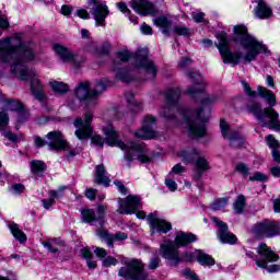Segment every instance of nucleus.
Returning a JSON list of instances; mask_svg holds the SVG:
<instances>
[{
	"label": "nucleus",
	"instance_id": "1",
	"mask_svg": "<svg viewBox=\"0 0 280 280\" xmlns=\"http://www.w3.org/2000/svg\"><path fill=\"white\" fill-rule=\"evenodd\" d=\"M93 121V113L88 112L84 114V119L77 118L73 122L74 135L81 141L84 139H92V143L97 145L98 148H104V141L110 148H119L125 152V160L127 163H131V161H139L140 163H150L152 161V151L148 150L145 144H139L135 142H124L119 140V136L117 135V130L113 125H107L103 127V133L105 135V140L102 136L93 135V127H91V122Z\"/></svg>",
	"mask_w": 280,
	"mask_h": 280
},
{
	"label": "nucleus",
	"instance_id": "2",
	"mask_svg": "<svg viewBox=\"0 0 280 280\" xmlns=\"http://www.w3.org/2000/svg\"><path fill=\"white\" fill-rule=\"evenodd\" d=\"M34 58H36L34 49L23 43L21 34L0 39V61L12 62L11 71L20 80H31L33 95L43 102L45 100L43 83L36 77V71L24 66L25 62H32Z\"/></svg>",
	"mask_w": 280,
	"mask_h": 280
},
{
	"label": "nucleus",
	"instance_id": "3",
	"mask_svg": "<svg viewBox=\"0 0 280 280\" xmlns=\"http://www.w3.org/2000/svg\"><path fill=\"white\" fill-rule=\"evenodd\" d=\"M219 40L217 45L221 60L224 65H232L235 67L240 62H253L257 60L259 54H268V47L264 42L257 39V37L248 34V28L243 24H237L233 27V37L232 40L240 45L241 50L231 51L229 47V38L226 33L221 32L217 35Z\"/></svg>",
	"mask_w": 280,
	"mask_h": 280
},
{
	"label": "nucleus",
	"instance_id": "4",
	"mask_svg": "<svg viewBox=\"0 0 280 280\" xmlns=\"http://www.w3.org/2000/svg\"><path fill=\"white\" fill-rule=\"evenodd\" d=\"M198 237L196 234L187 232H177L175 235L174 243L171 241H164L160 245V255L163 259H167L173 264V266H178L180 261H194L196 259V253L194 252H184L180 255L178 254V248L183 246H188V244H194Z\"/></svg>",
	"mask_w": 280,
	"mask_h": 280
},
{
	"label": "nucleus",
	"instance_id": "5",
	"mask_svg": "<svg viewBox=\"0 0 280 280\" xmlns=\"http://www.w3.org/2000/svg\"><path fill=\"white\" fill-rule=\"evenodd\" d=\"M182 115L191 137L198 138L207 135V122L211 115L209 109L207 110L202 107L196 110H185Z\"/></svg>",
	"mask_w": 280,
	"mask_h": 280
},
{
	"label": "nucleus",
	"instance_id": "6",
	"mask_svg": "<svg viewBox=\"0 0 280 280\" xmlns=\"http://www.w3.org/2000/svg\"><path fill=\"white\" fill-rule=\"evenodd\" d=\"M117 59L120 62H128V60H133L136 69H144L149 78L156 77V66L150 59H148V49L143 48L138 50L136 54H131L130 50H120L117 52Z\"/></svg>",
	"mask_w": 280,
	"mask_h": 280
},
{
	"label": "nucleus",
	"instance_id": "7",
	"mask_svg": "<svg viewBox=\"0 0 280 280\" xmlns=\"http://www.w3.org/2000/svg\"><path fill=\"white\" fill-rule=\"evenodd\" d=\"M10 113H16L18 121H24L22 117H27V112H25V107L23 103L12 100L5 98L0 103V130L5 128L8 124H10Z\"/></svg>",
	"mask_w": 280,
	"mask_h": 280
},
{
	"label": "nucleus",
	"instance_id": "8",
	"mask_svg": "<svg viewBox=\"0 0 280 280\" xmlns=\"http://www.w3.org/2000/svg\"><path fill=\"white\" fill-rule=\"evenodd\" d=\"M249 110L266 128H270L272 130H280L279 114L273 108L261 109L258 104H254L249 108Z\"/></svg>",
	"mask_w": 280,
	"mask_h": 280
},
{
	"label": "nucleus",
	"instance_id": "9",
	"mask_svg": "<svg viewBox=\"0 0 280 280\" xmlns=\"http://www.w3.org/2000/svg\"><path fill=\"white\" fill-rule=\"evenodd\" d=\"M260 259L256 260V265L258 268H267V272H279V265H268L272 264V261H279V255H277L268 245L261 243L257 249Z\"/></svg>",
	"mask_w": 280,
	"mask_h": 280
},
{
	"label": "nucleus",
	"instance_id": "10",
	"mask_svg": "<svg viewBox=\"0 0 280 280\" xmlns=\"http://www.w3.org/2000/svg\"><path fill=\"white\" fill-rule=\"evenodd\" d=\"M106 91V81L100 80L96 82V85L91 90V83L83 82L75 90V95L79 100H86L91 102L97 100L98 95H102Z\"/></svg>",
	"mask_w": 280,
	"mask_h": 280
},
{
	"label": "nucleus",
	"instance_id": "11",
	"mask_svg": "<svg viewBox=\"0 0 280 280\" xmlns=\"http://www.w3.org/2000/svg\"><path fill=\"white\" fill-rule=\"evenodd\" d=\"M119 213H125L126 215H130L136 213L139 220H145V212L139 211L141 209V198L136 195H129L125 199L119 200Z\"/></svg>",
	"mask_w": 280,
	"mask_h": 280
},
{
	"label": "nucleus",
	"instance_id": "12",
	"mask_svg": "<svg viewBox=\"0 0 280 280\" xmlns=\"http://www.w3.org/2000/svg\"><path fill=\"white\" fill-rule=\"evenodd\" d=\"M254 234L257 237H277L280 234V224L278 221H260L254 226Z\"/></svg>",
	"mask_w": 280,
	"mask_h": 280
},
{
	"label": "nucleus",
	"instance_id": "13",
	"mask_svg": "<svg viewBox=\"0 0 280 280\" xmlns=\"http://www.w3.org/2000/svg\"><path fill=\"white\" fill-rule=\"evenodd\" d=\"M211 221L218 226V233L217 237L221 244H236L237 243V236L235 234L229 232V225L226 223L222 222L217 217H212Z\"/></svg>",
	"mask_w": 280,
	"mask_h": 280
},
{
	"label": "nucleus",
	"instance_id": "14",
	"mask_svg": "<svg viewBox=\"0 0 280 280\" xmlns=\"http://www.w3.org/2000/svg\"><path fill=\"white\" fill-rule=\"evenodd\" d=\"M147 222L149 223L151 235H154V233H170L172 231V223L159 218L155 213H150Z\"/></svg>",
	"mask_w": 280,
	"mask_h": 280
},
{
	"label": "nucleus",
	"instance_id": "15",
	"mask_svg": "<svg viewBox=\"0 0 280 280\" xmlns=\"http://www.w3.org/2000/svg\"><path fill=\"white\" fill-rule=\"evenodd\" d=\"M220 129H221L222 137L230 141V145L232 148L237 149L244 145V138L240 136V133H233V131L231 130V127L226 121L224 120L220 121Z\"/></svg>",
	"mask_w": 280,
	"mask_h": 280
},
{
	"label": "nucleus",
	"instance_id": "16",
	"mask_svg": "<svg viewBox=\"0 0 280 280\" xmlns=\"http://www.w3.org/2000/svg\"><path fill=\"white\" fill-rule=\"evenodd\" d=\"M156 124V118L154 116H145L142 128L136 131V137L138 139H154L156 137V131H154V125Z\"/></svg>",
	"mask_w": 280,
	"mask_h": 280
},
{
	"label": "nucleus",
	"instance_id": "17",
	"mask_svg": "<svg viewBox=\"0 0 280 280\" xmlns=\"http://www.w3.org/2000/svg\"><path fill=\"white\" fill-rule=\"evenodd\" d=\"M47 139L50 150H69V142L65 140L62 132L50 131L47 133Z\"/></svg>",
	"mask_w": 280,
	"mask_h": 280
},
{
	"label": "nucleus",
	"instance_id": "18",
	"mask_svg": "<svg viewBox=\"0 0 280 280\" xmlns=\"http://www.w3.org/2000/svg\"><path fill=\"white\" fill-rule=\"evenodd\" d=\"M132 10L141 16H148V14H154V5L148 0H133L131 3Z\"/></svg>",
	"mask_w": 280,
	"mask_h": 280
},
{
	"label": "nucleus",
	"instance_id": "19",
	"mask_svg": "<svg viewBox=\"0 0 280 280\" xmlns=\"http://www.w3.org/2000/svg\"><path fill=\"white\" fill-rule=\"evenodd\" d=\"M107 14H110V11L108 10V5L106 4H97L93 9V16L96 27H104L106 25Z\"/></svg>",
	"mask_w": 280,
	"mask_h": 280
},
{
	"label": "nucleus",
	"instance_id": "20",
	"mask_svg": "<svg viewBox=\"0 0 280 280\" xmlns=\"http://www.w3.org/2000/svg\"><path fill=\"white\" fill-rule=\"evenodd\" d=\"M96 235L104 242H106L107 246H113L114 242H124V240H128V234L124 232H118L115 235L108 234L106 230H98Z\"/></svg>",
	"mask_w": 280,
	"mask_h": 280
},
{
	"label": "nucleus",
	"instance_id": "21",
	"mask_svg": "<svg viewBox=\"0 0 280 280\" xmlns=\"http://www.w3.org/2000/svg\"><path fill=\"white\" fill-rule=\"evenodd\" d=\"M52 49L55 54H57L63 60V62H73V60H75V55H73L69 48L60 44L52 45Z\"/></svg>",
	"mask_w": 280,
	"mask_h": 280
},
{
	"label": "nucleus",
	"instance_id": "22",
	"mask_svg": "<svg viewBox=\"0 0 280 280\" xmlns=\"http://www.w3.org/2000/svg\"><path fill=\"white\" fill-rule=\"evenodd\" d=\"M52 49L55 54H57L63 60V62H73V60H75V55H73L69 48L60 44L52 45Z\"/></svg>",
	"mask_w": 280,
	"mask_h": 280
},
{
	"label": "nucleus",
	"instance_id": "23",
	"mask_svg": "<svg viewBox=\"0 0 280 280\" xmlns=\"http://www.w3.org/2000/svg\"><path fill=\"white\" fill-rule=\"evenodd\" d=\"M184 163H194V160L200 156V151L196 148L183 149L177 153Z\"/></svg>",
	"mask_w": 280,
	"mask_h": 280
},
{
	"label": "nucleus",
	"instance_id": "24",
	"mask_svg": "<svg viewBox=\"0 0 280 280\" xmlns=\"http://www.w3.org/2000/svg\"><path fill=\"white\" fill-rule=\"evenodd\" d=\"M95 171H96L95 183L97 185H104L105 187H108V185H110V178L108 177L106 167H104L103 164H100L95 167Z\"/></svg>",
	"mask_w": 280,
	"mask_h": 280
},
{
	"label": "nucleus",
	"instance_id": "25",
	"mask_svg": "<svg viewBox=\"0 0 280 280\" xmlns=\"http://www.w3.org/2000/svg\"><path fill=\"white\" fill-rule=\"evenodd\" d=\"M153 23L156 27L161 30L162 34H165L166 36L170 35V31L172 30V20H170L167 16L162 15L155 18L153 20Z\"/></svg>",
	"mask_w": 280,
	"mask_h": 280
},
{
	"label": "nucleus",
	"instance_id": "26",
	"mask_svg": "<svg viewBox=\"0 0 280 280\" xmlns=\"http://www.w3.org/2000/svg\"><path fill=\"white\" fill-rule=\"evenodd\" d=\"M257 19H270L272 16V9L268 4L260 0L255 11Z\"/></svg>",
	"mask_w": 280,
	"mask_h": 280
},
{
	"label": "nucleus",
	"instance_id": "27",
	"mask_svg": "<svg viewBox=\"0 0 280 280\" xmlns=\"http://www.w3.org/2000/svg\"><path fill=\"white\" fill-rule=\"evenodd\" d=\"M190 78H196L197 82H195L192 88L188 89V95H196V93H202V91H205V83L202 82V77L198 74V72H194L192 74H190Z\"/></svg>",
	"mask_w": 280,
	"mask_h": 280
},
{
	"label": "nucleus",
	"instance_id": "28",
	"mask_svg": "<svg viewBox=\"0 0 280 280\" xmlns=\"http://www.w3.org/2000/svg\"><path fill=\"white\" fill-rule=\"evenodd\" d=\"M9 229H10L13 237L18 242H20V244H25V242H27V235H25V232H22L21 228H19V224L10 223Z\"/></svg>",
	"mask_w": 280,
	"mask_h": 280
},
{
	"label": "nucleus",
	"instance_id": "29",
	"mask_svg": "<svg viewBox=\"0 0 280 280\" xmlns=\"http://www.w3.org/2000/svg\"><path fill=\"white\" fill-rule=\"evenodd\" d=\"M195 178L198 180L207 170H209V162L205 158H198L196 163Z\"/></svg>",
	"mask_w": 280,
	"mask_h": 280
},
{
	"label": "nucleus",
	"instance_id": "30",
	"mask_svg": "<svg viewBox=\"0 0 280 280\" xmlns=\"http://www.w3.org/2000/svg\"><path fill=\"white\" fill-rule=\"evenodd\" d=\"M258 93L260 96H262L264 100L268 102L269 106H275V104H277V97L275 96V93H272V91L264 86H259Z\"/></svg>",
	"mask_w": 280,
	"mask_h": 280
},
{
	"label": "nucleus",
	"instance_id": "31",
	"mask_svg": "<svg viewBox=\"0 0 280 280\" xmlns=\"http://www.w3.org/2000/svg\"><path fill=\"white\" fill-rule=\"evenodd\" d=\"M42 245L44 248H47L49 253L56 255V253H58V246H63L65 243L61 240L52 238L48 242H43Z\"/></svg>",
	"mask_w": 280,
	"mask_h": 280
},
{
	"label": "nucleus",
	"instance_id": "32",
	"mask_svg": "<svg viewBox=\"0 0 280 280\" xmlns=\"http://www.w3.org/2000/svg\"><path fill=\"white\" fill-rule=\"evenodd\" d=\"M45 170H47V164H45V162L38 160L31 162V172L35 176H40Z\"/></svg>",
	"mask_w": 280,
	"mask_h": 280
},
{
	"label": "nucleus",
	"instance_id": "33",
	"mask_svg": "<svg viewBox=\"0 0 280 280\" xmlns=\"http://www.w3.org/2000/svg\"><path fill=\"white\" fill-rule=\"evenodd\" d=\"M197 261L200 264V266H215V259L201 252H197Z\"/></svg>",
	"mask_w": 280,
	"mask_h": 280
},
{
	"label": "nucleus",
	"instance_id": "34",
	"mask_svg": "<svg viewBox=\"0 0 280 280\" xmlns=\"http://www.w3.org/2000/svg\"><path fill=\"white\" fill-rule=\"evenodd\" d=\"M81 220L82 222H96L97 221V217L95 214V210L93 209H82L81 210Z\"/></svg>",
	"mask_w": 280,
	"mask_h": 280
},
{
	"label": "nucleus",
	"instance_id": "35",
	"mask_svg": "<svg viewBox=\"0 0 280 280\" xmlns=\"http://www.w3.org/2000/svg\"><path fill=\"white\" fill-rule=\"evenodd\" d=\"M178 100H180V89L170 90L166 93V102L167 104H170V106H172L173 104H176Z\"/></svg>",
	"mask_w": 280,
	"mask_h": 280
},
{
	"label": "nucleus",
	"instance_id": "36",
	"mask_svg": "<svg viewBox=\"0 0 280 280\" xmlns=\"http://www.w3.org/2000/svg\"><path fill=\"white\" fill-rule=\"evenodd\" d=\"M52 91H55V93H67V91H69V85L63 83V82H60V81H50L49 82Z\"/></svg>",
	"mask_w": 280,
	"mask_h": 280
},
{
	"label": "nucleus",
	"instance_id": "37",
	"mask_svg": "<svg viewBox=\"0 0 280 280\" xmlns=\"http://www.w3.org/2000/svg\"><path fill=\"white\" fill-rule=\"evenodd\" d=\"M246 207V198L240 195L233 203V209L236 213H244Z\"/></svg>",
	"mask_w": 280,
	"mask_h": 280
},
{
	"label": "nucleus",
	"instance_id": "38",
	"mask_svg": "<svg viewBox=\"0 0 280 280\" xmlns=\"http://www.w3.org/2000/svg\"><path fill=\"white\" fill-rule=\"evenodd\" d=\"M173 33L177 36H189L191 34V28L184 25H175L173 27Z\"/></svg>",
	"mask_w": 280,
	"mask_h": 280
},
{
	"label": "nucleus",
	"instance_id": "39",
	"mask_svg": "<svg viewBox=\"0 0 280 280\" xmlns=\"http://www.w3.org/2000/svg\"><path fill=\"white\" fill-rule=\"evenodd\" d=\"M66 189H67V186H60L56 190H49L48 196L50 198H55V200H60V198H63Z\"/></svg>",
	"mask_w": 280,
	"mask_h": 280
},
{
	"label": "nucleus",
	"instance_id": "40",
	"mask_svg": "<svg viewBox=\"0 0 280 280\" xmlns=\"http://www.w3.org/2000/svg\"><path fill=\"white\" fill-rule=\"evenodd\" d=\"M106 211H108V207L106 206H97L96 207V221L102 222L106 215Z\"/></svg>",
	"mask_w": 280,
	"mask_h": 280
},
{
	"label": "nucleus",
	"instance_id": "41",
	"mask_svg": "<svg viewBox=\"0 0 280 280\" xmlns=\"http://www.w3.org/2000/svg\"><path fill=\"white\" fill-rule=\"evenodd\" d=\"M249 180L252 183H255V182L264 183V180H268V176L261 172H256L252 176H249Z\"/></svg>",
	"mask_w": 280,
	"mask_h": 280
},
{
	"label": "nucleus",
	"instance_id": "42",
	"mask_svg": "<svg viewBox=\"0 0 280 280\" xmlns=\"http://www.w3.org/2000/svg\"><path fill=\"white\" fill-rule=\"evenodd\" d=\"M225 205H229V199H218L211 205V209H213V211H219V209L224 208Z\"/></svg>",
	"mask_w": 280,
	"mask_h": 280
},
{
	"label": "nucleus",
	"instance_id": "43",
	"mask_svg": "<svg viewBox=\"0 0 280 280\" xmlns=\"http://www.w3.org/2000/svg\"><path fill=\"white\" fill-rule=\"evenodd\" d=\"M236 172H238V174H242L244 178H247L248 174H250V170L244 163H240L236 165Z\"/></svg>",
	"mask_w": 280,
	"mask_h": 280
},
{
	"label": "nucleus",
	"instance_id": "44",
	"mask_svg": "<svg viewBox=\"0 0 280 280\" xmlns=\"http://www.w3.org/2000/svg\"><path fill=\"white\" fill-rule=\"evenodd\" d=\"M185 172H187V168H185V166L180 164H176L175 166H173L172 171L168 173V176L172 177L178 174H185Z\"/></svg>",
	"mask_w": 280,
	"mask_h": 280
},
{
	"label": "nucleus",
	"instance_id": "45",
	"mask_svg": "<svg viewBox=\"0 0 280 280\" xmlns=\"http://www.w3.org/2000/svg\"><path fill=\"white\" fill-rule=\"evenodd\" d=\"M2 135L5 139H9V141H12L13 143H16V141H21L23 139V135L16 136L12 133V131H4Z\"/></svg>",
	"mask_w": 280,
	"mask_h": 280
},
{
	"label": "nucleus",
	"instance_id": "46",
	"mask_svg": "<svg viewBox=\"0 0 280 280\" xmlns=\"http://www.w3.org/2000/svg\"><path fill=\"white\" fill-rule=\"evenodd\" d=\"M266 141L268 147L271 148V150H279V141H277V139H275L272 135L267 136Z\"/></svg>",
	"mask_w": 280,
	"mask_h": 280
},
{
	"label": "nucleus",
	"instance_id": "47",
	"mask_svg": "<svg viewBox=\"0 0 280 280\" xmlns=\"http://www.w3.org/2000/svg\"><path fill=\"white\" fill-rule=\"evenodd\" d=\"M173 178L174 176L170 177L168 175L165 179V185L170 191H176V189H178V184H176Z\"/></svg>",
	"mask_w": 280,
	"mask_h": 280
},
{
	"label": "nucleus",
	"instance_id": "48",
	"mask_svg": "<svg viewBox=\"0 0 280 280\" xmlns=\"http://www.w3.org/2000/svg\"><path fill=\"white\" fill-rule=\"evenodd\" d=\"M117 264L118 261L113 256H107L106 258L103 259V266L105 268H110V266H117Z\"/></svg>",
	"mask_w": 280,
	"mask_h": 280
},
{
	"label": "nucleus",
	"instance_id": "49",
	"mask_svg": "<svg viewBox=\"0 0 280 280\" xmlns=\"http://www.w3.org/2000/svg\"><path fill=\"white\" fill-rule=\"evenodd\" d=\"M54 205H56V199L54 197H48V199L42 200V206L46 210L51 209V207H54Z\"/></svg>",
	"mask_w": 280,
	"mask_h": 280
},
{
	"label": "nucleus",
	"instance_id": "50",
	"mask_svg": "<svg viewBox=\"0 0 280 280\" xmlns=\"http://www.w3.org/2000/svg\"><path fill=\"white\" fill-rule=\"evenodd\" d=\"M218 100H220V96H218V95L208 96L207 98H202L201 106H207L209 104H215V102H218Z\"/></svg>",
	"mask_w": 280,
	"mask_h": 280
},
{
	"label": "nucleus",
	"instance_id": "51",
	"mask_svg": "<svg viewBox=\"0 0 280 280\" xmlns=\"http://www.w3.org/2000/svg\"><path fill=\"white\" fill-rule=\"evenodd\" d=\"M11 191L18 196L19 194H23L25 191V186L23 184H13L11 186Z\"/></svg>",
	"mask_w": 280,
	"mask_h": 280
},
{
	"label": "nucleus",
	"instance_id": "52",
	"mask_svg": "<svg viewBox=\"0 0 280 280\" xmlns=\"http://www.w3.org/2000/svg\"><path fill=\"white\" fill-rule=\"evenodd\" d=\"M191 16H192L195 23H202V22H205V13H202L200 11L192 12Z\"/></svg>",
	"mask_w": 280,
	"mask_h": 280
},
{
	"label": "nucleus",
	"instance_id": "53",
	"mask_svg": "<svg viewBox=\"0 0 280 280\" xmlns=\"http://www.w3.org/2000/svg\"><path fill=\"white\" fill-rule=\"evenodd\" d=\"M242 86H243L246 95H248L249 97H255V95H257V92L253 91L250 89V85H248V83H246L245 81H242Z\"/></svg>",
	"mask_w": 280,
	"mask_h": 280
},
{
	"label": "nucleus",
	"instance_id": "54",
	"mask_svg": "<svg viewBox=\"0 0 280 280\" xmlns=\"http://www.w3.org/2000/svg\"><path fill=\"white\" fill-rule=\"evenodd\" d=\"M116 75L118 80H121L122 82H130V74L125 70H120Z\"/></svg>",
	"mask_w": 280,
	"mask_h": 280
},
{
	"label": "nucleus",
	"instance_id": "55",
	"mask_svg": "<svg viewBox=\"0 0 280 280\" xmlns=\"http://www.w3.org/2000/svg\"><path fill=\"white\" fill-rule=\"evenodd\" d=\"M128 104H135L137 108H141V104L135 101V95L131 92L125 94Z\"/></svg>",
	"mask_w": 280,
	"mask_h": 280
},
{
	"label": "nucleus",
	"instance_id": "56",
	"mask_svg": "<svg viewBox=\"0 0 280 280\" xmlns=\"http://www.w3.org/2000/svg\"><path fill=\"white\" fill-rule=\"evenodd\" d=\"M10 27V22L5 15H2L0 12V30H8Z\"/></svg>",
	"mask_w": 280,
	"mask_h": 280
},
{
	"label": "nucleus",
	"instance_id": "57",
	"mask_svg": "<svg viewBox=\"0 0 280 280\" xmlns=\"http://www.w3.org/2000/svg\"><path fill=\"white\" fill-rule=\"evenodd\" d=\"M161 264V258L154 257L149 262L150 270H156V267Z\"/></svg>",
	"mask_w": 280,
	"mask_h": 280
},
{
	"label": "nucleus",
	"instance_id": "58",
	"mask_svg": "<svg viewBox=\"0 0 280 280\" xmlns=\"http://www.w3.org/2000/svg\"><path fill=\"white\" fill-rule=\"evenodd\" d=\"M117 8L119 11L122 12V14H127V16H130V9L126 5L124 2H118Z\"/></svg>",
	"mask_w": 280,
	"mask_h": 280
},
{
	"label": "nucleus",
	"instance_id": "59",
	"mask_svg": "<svg viewBox=\"0 0 280 280\" xmlns=\"http://www.w3.org/2000/svg\"><path fill=\"white\" fill-rule=\"evenodd\" d=\"M140 31L145 36H151L152 34V27L145 23L140 26Z\"/></svg>",
	"mask_w": 280,
	"mask_h": 280
},
{
	"label": "nucleus",
	"instance_id": "60",
	"mask_svg": "<svg viewBox=\"0 0 280 280\" xmlns=\"http://www.w3.org/2000/svg\"><path fill=\"white\" fill-rule=\"evenodd\" d=\"M85 196L89 198V200H95V196H97V190L93 188H88L85 190Z\"/></svg>",
	"mask_w": 280,
	"mask_h": 280
},
{
	"label": "nucleus",
	"instance_id": "61",
	"mask_svg": "<svg viewBox=\"0 0 280 280\" xmlns=\"http://www.w3.org/2000/svg\"><path fill=\"white\" fill-rule=\"evenodd\" d=\"M96 257H100L101 259H104V257H106V249L102 248V247H96V249L94 250Z\"/></svg>",
	"mask_w": 280,
	"mask_h": 280
},
{
	"label": "nucleus",
	"instance_id": "62",
	"mask_svg": "<svg viewBox=\"0 0 280 280\" xmlns=\"http://www.w3.org/2000/svg\"><path fill=\"white\" fill-rule=\"evenodd\" d=\"M71 12H73V8H71L70 5L65 4L61 7V14H63L65 16H69Z\"/></svg>",
	"mask_w": 280,
	"mask_h": 280
},
{
	"label": "nucleus",
	"instance_id": "63",
	"mask_svg": "<svg viewBox=\"0 0 280 280\" xmlns=\"http://www.w3.org/2000/svg\"><path fill=\"white\" fill-rule=\"evenodd\" d=\"M271 176H275V178H280V166H273L270 168Z\"/></svg>",
	"mask_w": 280,
	"mask_h": 280
},
{
	"label": "nucleus",
	"instance_id": "64",
	"mask_svg": "<svg viewBox=\"0 0 280 280\" xmlns=\"http://www.w3.org/2000/svg\"><path fill=\"white\" fill-rule=\"evenodd\" d=\"M77 14L80 19H89V11L84 9H80L77 11Z\"/></svg>",
	"mask_w": 280,
	"mask_h": 280
}]
</instances>
